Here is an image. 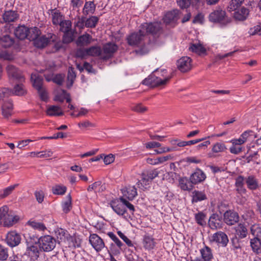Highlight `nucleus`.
<instances>
[{
    "label": "nucleus",
    "instance_id": "7",
    "mask_svg": "<svg viewBox=\"0 0 261 261\" xmlns=\"http://www.w3.org/2000/svg\"><path fill=\"white\" fill-rule=\"evenodd\" d=\"M159 174V172L157 169H154L146 172H143L141 174V180H138L136 185L139 188L142 189H146L143 184H145V186L149 185V182L154 179L156 177L158 176Z\"/></svg>",
    "mask_w": 261,
    "mask_h": 261
},
{
    "label": "nucleus",
    "instance_id": "43",
    "mask_svg": "<svg viewBox=\"0 0 261 261\" xmlns=\"http://www.w3.org/2000/svg\"><path fill=\"white\" fill-rule=\"evenodd\" d=\"M66 191V187L62 185H56L51 188L52 193L54 195H63Z\"/></svg>",
    "mask_w": 261,
    "mask_h": 261
},
{
    "label": "nucleus",
    "instance_id": "54",
    "mask_svg": "<svg viewBox=\"0 0 261 261\" xmlns=\"http://www.w3.org/2000/svg\"><path fill=\"white\" fill-rule=\"evenodd\" d=\"M67 232V231L63 228H60L57 229L55 231V233L58 241L65 240L66 237Z\"/></svg>",
    "mask_w": 261,
    "mask_h": 261
},
{
    "label": "nucleus",
    "instance_id": "17",
    "mask_svg": "<svg viewBox=\"0 0 261 261\" xmlns=\"http://www.w3.org/2000/svg\"><path fill=\"white\" fill-rule=\"evenodd\" d=\"M220 214L221 213L220 212ZM208 224L212 229H220L222 227V217L221 214L213 213L210 217Z\"/></svg>",
    "mask_w": 261,
    "mask_h": 261
},
{
    "label": "nucleus",
    "instance_id": "25",
    "mask_svg": "<svg viewBox=\"0 0 261 261\" xmlns=\"http://www.w3.org/2000/svg\"><path fill=\"white\" fill-rule=\"evenodd\" d=\"M235 236L240 239L245 238L248 234V229L244 223H240L234 227Z\"/></svg>",
    "mask_w": 261,
    "mask_h": 261
},
{
    "label": "nucleus",
    "instance_id": "23",
    "mask_svg": "<svg viewBox=\"0 0 261 261\" xmlns=\"http://www.w3.org/2000/svg\"><path fill=\"white\" fill-rule=\"evenodd\" d=\"M19 17L17 11L13 10L5 11L3 14V20L6 23L15 22L18 19Z\"/></svg>",
    "mask_w": 261,
    "mask_h": 261
},
{
    "label": "nucleus",
    "instance_id": "5",
    "mask_svg": "<svg viewBox=\"0 0 261 261\" xmlns=\"http://www.w3.org/2000/svg\"><path fill=\"white\" fill-rule=\"evenodd\" d=\"M31 80L34 88L37 90L40 98H46L47 92L43 85L42 77L38 73H34L31 74Z\"/></svg>",
    "mask_w": 261,
    "mask_h": 261
},
{
    "label": "nucleus",
    "instance_id": "52",
    "mask_svg": "<svg viewBox=\"0 0 261 261\" xmlns=\"http://www.w3.org/2000/svg\"><path fill=\"white\" fill-rule=\"evenodd\" d=\"M58 25H60V31L63 32H65L71 30V22L70 20H63Z\"/></svg>",
    "mask_w": 261,
    "mask_h": 261
},
{
    "label": "nucleus",
    "instance_id": "2",
    "mask_svg": "<svg viewBox=\"0 0 261 261\" xmlns=\"http://www.w3.org/2000/svg\"><path fill=\"white\" fill-rule=\"evenodd\" d=\"M209 20L226 25L231 22V18L226 15V11L220 7H217L208 16Z\"/></svg>",
    "mask_w": 261,
    "mask_h": 261
},
{
    "label": "nucleus",
    "instance_id": "19",
    "mask_svg": "<svg viewBox=\"0 0 261 261\" xmlns=\"http://www.w3.org/2000/svg\"><path fill=\"white\" fill-rule=\"evenodd\" d=\"M206 176L204 172L200 169L197 168L195 171L190 175L189 180L194 185H196L204 181Z\"/></svg>",
    "mask_w": 261,
    "mask_h": 261
},
{
    "label": "nucleus",
    "instance_id": "21",
    "mask_svg": "<svg viewBox=\"0 0 261 261\" xmlns=\"http://www.w3.org/2000/svg\"><path fill=\"white\" fill-rule=\"evenodd\" d=\"M123 196L128 200H133L137 195V190L135 186H127L121 189Z\"/></svg>",
    "mask_w": 261,
    "mask_h": 261
},
{
    "label": "nucleus",
    "instance_id": "27",
    "mask_svg": "<svg viewBox=\"0 0 261 261\" xmlns=\"http://www.w3.org/2000/svg\"><path fill=\"white\" fill-rule=\"evenodd\" d=\"M14 34L17 38L24 39L29 36V29L24 25H19L15 30Z\"/></svg>",
    "mask_w": 261,
    "mask_h": 261
},
{
    "label": "nucleus",
    "instance_id": "45",
    "mask_svg": "<svg viewBox=\"0 0 261 261\" xmlns=\"http://www.w3.org/2000/svg\"><path fill=\"white\" fill-rule=\"evenodd\" d=\"M66 198V200L63 202L62 204L63 211L66 214L69 213L72 208L71 196L70 194H68Z\"/></svg>",
    "mask_w": 261,
    "mask_h": 261
},
{
    "label": "nucleus",
    "instance_id": "64",
    "mask_svg": "<svg viewBox=\"0 0 261 261\" xmlns=\"http://www.w3.org/2000/svg\"><path fill=\"white\" fill-rule=\"evenodd\" d=\"M76 55L78 57L85 58L88 56V48H79L76 50Z\"/></svg>",
    "mask_w": 261,
    "mask_h": 261
},
{
    "label": "nucleus",
    "instance_id": "15",
    "mask_svg": "<svg viewBox=\"0 0 261 261\" xmlns=\"http://www.w3.org/2000/svg\"><path fill=\"white\" fill-rule=\"evenodd\" d=\"M161 30V24L158 22L144 23L141 25V32L148 34H156Z\"/></svg>",
    "mask_w": 261,
    "mask_h": 261
},
{
    "label": "nucleus",
    "instance_id": "49",
    "mask_svg": "<svg viewBox=\"0 0 261 261\" xmlns=\"http://www.w3.org/2000/svg\"><path fill=\"white\" fill-rule=\"evenodd\" d=\"M18 186L17 184L10 186L3 190L0 191V199L4 198L9 195Z\"/></svg>",
    "mask_w": 261,
    "mask_h": 261
},
{
    "label": "nucleus",
    "instance_id": "58",
    "mask_svg": "<svg viewBox=\"0 0 261 261\" xmlns=\"http://www.w3.org/2000/svg\"><path fill=\"white\" fill-rule=\"evenodd\" d=\"M13 96L12 90L8 88H3L0 90V97L5 98Z\"/></svg>",
    "mask_w": 261,
    "mask_h": 261
},
{
    "label": "nucleus",
    "instance_id": "6",
    "mask_svg": "<svg viewBox=\"0 0 261 261\" xmlns=\"http://www.w3.org/2000/svg\"><path fill=\"white\" fill-rule=\"evenodd\" d=\"M0 213L2 217L3 222L5 226H11L16 223L19 220L17 215H12L8 213V207L4 206L0 208Z\"/></svg>",
    "mask_w": 261,
    "mask_h": 261
},
{
    "label": "nucleus",
    "instance_id": "41",
    "mask_svg": "<svg viewBox=\"0 0 261 261\" xmlns=\"http://www.w3.org/2000/svg\"><path fill=\"white\" fill-rule=\"evenodd\" d=\"M189 50L199 55L204 54L206 51L205 48L200 43L192 44Z\"/></svg>",
    "mask_w": 261,
    "mask_h": 261
},
{
    "label": "nucleus",
    "instance_id": "48",
    "mask_svg": "<svg viewBox=\"0 0 261 261\" xmlns=\"http://www.w3.org/2000/svg\"><path fill=\"white\" fill-rule=\"evenodd\" d=\"M75 77L76 75L74 69L72 67L69 68L68 72L67 82V86L68 88L72 86Z\"/></svg>",
    "mask_w": 261,
    "mask_h": 261
},
{
    "label": "nucleus",
    "instance_id": "35",
    "mask_svg": "<svg viewBox=\"0 0 261 261\" xmlns=\"http://www.w3.org/2000/svg\"><path fill=\"white\" fill-rule=\"evenodd\" d=\"M201 257L205 261H211L213 258L212 250L209 247L205 246L200 250Z\"/></svg>",
    "mask_w": 261,
    "mask_h": 261
},
{
    "label": "nucleus",
    "instance_id": "59",
    "mask_svg": "<svg viewBox=\"0 0 261 261\" xmlns=\"http://www.w3.org/2000/svg\"><path fill=\"white\" fill-rule=\"evenodd\" d=\"M8 257V249L0 244V260H5Z\"/></svg>",
    "mask_w": 261,
    "mask_h": 261
},
{
    "label": "nucleus",
    "instance_id": "16",
    "mask_svg": "<svg viewBox=\"0 0 261 261\" xmlns=\"http://www.w3.org/2000/svg\"><path fill=\"white\" fill-rule=\"evenodd\" d=\"M89 242L93 248L97 251L99 252L105 247L103 240L97 234H91L89 236Z\"/></svg>",
    "mask_w": 261,
    "mask_h": 261
},
{
    "label": "nucleus",
    "instance_id": "40",
    "mask_svg": "<svg viewBox=\"0 0 261 261\" xmlns=\"http://www.w3.org/2000/svg\"><path fill=\"white\" fill-rule=\"evenodd\" d=\"M206 216L203 212H199L195 214V219L196 223L200 226H205L206 224Z\"/></svg>",
    "mask_w": 261,
    "mask_h": 261
},
{
    "label": "nucleus",
    "instance_id": "3",
    "mask_svg": "<svg viewBox=\"0 0 261 261\" xmlns=\"http://www.w3.org/2000/svg\"><path fill=\"white\" fill-rule=\"evenodd\" d=\"M159 71L150 74L142 82V84L150 87H155L165 85L171 78L170 76L161 78Z\"/></svg>",
    "mask_w": 261,
    "mask_h": 261
},
{
    "label": "nucleus",
    "instance_id": "13",
    "mask_svg": "<svg viewBox=\"0 0 261 261\" xmlns=\"http://www.w3.org/2000/svg\"><path fill=\"white\" fill-rule=\"evenodd\" d=\"M117 49L118 46L115 43L109 42L105 44L102 47L101 59L105 60L109 59L113 56Z\"/></svg>",
    "mask_w": 261,
    "mask_h": 261
},
{
    "label": "nucleus",
    "instance_id": "36",
    "mask_svg": "<svg viewBox=\"0 0 261 261\" xmlns=\"http://www.w3.org/2000/svg\"><path fill=\"white\" fill-rule=\"evenodd\" d=\"M250 246L254 252L256 254L261 253V241L257 237L250 240Z\"/></svg>",
    "mask_w": 261,
    "mask_h": 261
},
{
    "label": "nucleus",
    "instance_id": "10",
    "mask_svg": "<svg viewBox=\"0 0 261 261\" xmlns=\"http://www.w3.org/2000/svg\"><path fill=\"white\" fill-rule=\"evenodd\" d=\"M210 241L217 244L218 246L222 247H225L229 242L227 235L222 231L214 233L212 236Z\"/></svg>",
    "mask_w": 261,
    "mask_h": 261
},
{
    "label": "nucleus",
    "instance_id": "22",
    "mask_svg": "<svg viewBox=\"0 0 261 261\" xmlns=\"http://www.w3.org/2000/svg\"><path fill=\"white\" fill-rule=\"evenodd\" d=\"M13 105L12 100H8L4 102L2 106V112L3 116L8 118L13 114Z\"/></svg>",
    "mask_w": 261,
    "mask_h": 261
},
{
    "label": "nucleus",
    "instance_id": "8",
    "mask_svg": "<svg viewBox=\"0 0 261 261\" xmlns=\"http://www.w3.org/2000/svg\"><path fill=\"white\" fill-rule=\"evenodd\" d=\"M6 69L10 80L20 83L24 81L22 72L15 66L12 65H8Z\"/></svg>",
    "mask_w": 261,
    "mask_h": 261
},
{
    "label": "nucleus",
    "instance_id": "12",
    "mask_svg": "<svg viewBox=\"0 0 261 261\" xmlns=\"http://www.w3.org/2000/svg\"><path fill=\"white\" fill-rule=\"evenodd\" d=\"M180 12L177 9H173L166 12L163 18L164 22L166 24H176L179 19Z\"/></svg>",
    "mask_w": 261,
    "mask_h": 261
},
{
    "label": "nucleus",
    "instance_id": "47",
    "mask_svg": "<svg viewBox=\"0 0 261 261\" xmlns=\"http://www.w3.org/2000/svg\"><path fill=\"white\" fill-rule=\"evenodd\" d=\"M98 20V17L95 16H92L87 19L86 18L85 26L87 28H95Z\"/></svg>",
    "mask_w": 261,
    "mask_h": 261
},
{
    "label": "nucleus",
    "instance_id": "33",
    "mask_svg": "<svg viewBox=\"0 0 261 261\" xmlns=\"http://www.w3.org/2000/svg\"><path fill=\"white\" fill-rule=\"evenodd\" d=\"M247 188L251 190H255L258 188L257 179L254 175L248 176L245 180Z\"/></svg>",
    "mask_w": 261,
    "mask_h": 261
},
{
    "label": "nucleus",
    "instance_id": "20",
    "mask_svg": "<svg viewBox=\"0 0 261 261\" xmlns=\"http://www.w3.org/2000/svg\"><path fill=\"white\" fill-rule=\"evenodd\" d=\"M191 62L192 60L190 57H183L177 61V67L182 72H187L192 68Z\"/></svg>",
    "mask_w": 261,
    "mask_h": 261
},
{
    "label": "nucleus",
    "instance_id": "28",
    "mask_svg": "<svg viewBox=\"0 0 261 261\" xmlns=\"http://www.w3.org/2000/svg\"><path fill=\"white\" fill-rule=\"evenodd\" d=\"M94 41L92 36L87 33L79 36L76 40V44L79 46L89 45L92 41Z\"/></svg>",
    "mask_w": 261,
    "mask_h": 261
},
{
    "label": "nucleus",
    "instance_id": "9",
    "mask_svg": "<svg viewBox=\"0 0 261 261\" xmlns=\"http://www.w3.org/2000/svg\"><path fill=\"white\" fill-rule=\"evenodd\" d=\"M57 36L54 34H48L46 36H39L34 39V44L38 48H43L45 47L48 43L51 42L56 41Z\"/></svg>",
    "mask_w": 261,
    "mask_h": 261
},
{
    "label": "nucleus",
    "instance_id": "29",
    "mask_svg": "<svg viewBox=\"0 0 261 261\" xmlns=\"http://www.w3.org/2000/svg\"><path fill=\"white\" fill-rule=\"evenodd\" d=\"M40 248L34 245L28 246L27 249L26 253L31 257L32 259H37L40 255Z\"/></svg>",
    "mask_w": 261,
    "mask_h": 261
},
{
    "label": "nucleus",
    "instance_id": "1",
    "mask_svg": "<svg viewBox=\"0 0 261 261\" xmlns=\"http://www.w3.org/2000/svg\"><path fill=\"white\" fill-rule=\"evenodd\" d=\"M110 205L118 215L122 216L125 219L128 216L126 207L128 208L133 215L135 211L134 206L123 197L112 200Z\"/></svg>",
    "mask_w": 261,
    "mask_h": 261
},
{
    "label": "nucleus",
    "instance_id": "44",
    "mask_svg": "<svg viewBox=\"0 0 261 261\" xmlns=\"http://www.w3.org/2000/svg\"><path fill=\"white\" fill-rule=\"evenodd\" d=\"M88 56L99 57L101 58L102 55V50L100 47L98 46H93L88 48Z\"/></svg>",
    "mask_w": 261,
    "mask_h": 261
},
{
    "label": "nucleus",
    "instance_id": "31",
    "mask_svg": "<svg viewBox=\"0 0 261 261\" xmlns=\"http://www.w3.org/2000/svg\"><path fill=\"white\" fill-rule=\"evenodd\" d=\"M50 15L53 23L54 25H58L63 21V16L59 10L57 9L50 10Z\"/></svg>",
    "mask_w": 261,
    "mask_h": 261
},
{
    "label": "nucleus",
    "instance_id": "30",
    "mask_svg": "<svg viewBox=\"0 0 261 261\" xmlns=\"http://www.w3.org/2000/svg\"><path fill=\"white\" fill-rule=\"evenodd\" d=\"M46 115L49 116H60L63 115L61 108L57 106H49L46 111Z\"/></svg>",
    "mask_w": 261,
    "mask_h": 261
},
{
    "label": "nucleus",
    "instance_id": "11",
    "mask_svg": "<svg viewBox=\"0 0 261 261\" xmlns=\"http://www.w3.org/2000/svg\"><path fill=\"white\" fill-rule=\"evenodd\" d=\"M146 35L144 32H141V27L138 32L132 33L127 36L126 40L130 46H137L141 44Z\"/></svg>",
    "mask_w": 261,
    "mask_h": 261
},
{
    "label": "nucleus",
    "instance_id": "50",
    "mask_svg": "<svg viewBox=\"0 0 261 261\" xmlns=\"http://www.w3.org/2000/svg\"><path fill=\"white\" fill-rule=\"evenodd\" d=\"M2 45L5 48L9 47L14 43V40L9 35L4 36L1 40Z\"/></svg>",
    "mask_w": 261,
    "mask_h": 261
},
{
    "label": "nucleus",
    "instance_id": "63",
    "mask_svg": "<svg viewBox=\"0 0 261 261\" xmlns=\"http://www.w3.org/2000/svg\"><path fill=\"white\" fill-rule=\"evenodd\" d=\"M34 194L36 198V200L38 202V203H41L44 200V192L42 190L36 191H35Z\"/></svg>",
    "mask_w": 261,
    "mask_h": 261
},
{
    "label": "nucleus",
    "instance_id": "38",
    "mask_svg": "<svg viewBox=\"0 0 261 261\" xmlns=\"http://www.w3.org/2000/svg\"><path fill=\"white\" fill-rule=\"evenodd\" d=\"M192 194L193 202H197L207 199V196L204 192L195 190Z\"/></svg>",
    "mask_w": 261,
    "mask_h": 261
},
{
    "label": "nucleus",
    "instance_id": "32",
    "mask_svg": "<svg viewBox=\"0 0 261 261\" xmlns=\"http://www.w3.org/2000/svg\"><path fill=\"white\" fill-rule=\"evenodd\" d=\"M13 96H25L27 95V90L25 86L22 84H17L12 90Z\"/></svg>",
    "mask_w": 261,
    "mask_h": 261
},
{
    "label": "nucleus",
    "instance_id": "42",
    "mask_svg": "<svg viewBox=\"0 0 261 261\" xmlns=\"http://www.w3.org/2000/svg\"><path fill=\"white\" fill-rule=\"evenodd\" d=\"M244 0H231L227 6V10L229 12L236 11L244 3Z\"/></svg>",
    "mask_w": 261,
    "mask_h": 261
},
{
    "label": "nucleus",
    "instance_id": "24",
    "mask_svg": "<svg viewBox=\"0 0 261 261\" xmlns=\"http://www.w3.org/2000/svg\"><path fill=\"white\" fill-rule=\"evenodd\" d=\"M142 244L145 250H150L154 248L156 243L154 239L151 236L146 234L143 236Z\"/></svg>",
    "mask_w": 261,
    "mask_h": 261
},
{
    "label": "nucleus",
    "instance_id": "55",
    "mask_svg": "<svg viewBox=\"0 0 261 261\" xmlns=\"http://www.w3.org/2000/svg\"><path fill=\"white\" fill-rule=\"evenodd\" d=\"M29 39L30 40H34L39 36L40 32L38 28L35 27L30 30L29 29Z\"/></svg>",
    "mask_w": 261,
    "mask_h": 261
},
{
    "label": "nucleus",
    "instance_id": "34",
    "mask_svg": "<svg viewBox=\"0 0 261 261\" xmlns=\"http://www.w3.org/2000/svg\"><path fill=\"white\" fill-rule=\"evenodd\" d=\"M179 186L180 189L184 191H191L193 188V184H192L187 177L180 178L179 179Z\"/></svg>",
    "mask_w": 261,
    "mask_h": 261
},
{
    "label": "nucleus",
    "instance_id": "51",
    "mask_svg": "<svg viewBox=\"0 0 261 261\" xmlns=\"http://www.w3.org/2000/svg\"><path fill=\"white\" fill-rule=\"evenodd\" d=\"M107 234L120 249L122 250L123 248V247L125 246V245L113 232H109Z\"/></svg>",
    "mask_w": 261,
    "mask_h": 261
},
{
    "label": "nucleus",
    "instance_id": "18",
    "mask_svg": "<svg viewBox=\"0 0 261 261\" xmlns=\"http://www.w3.org/2000/svg\"><path fill=\"white\" fill-rule=\"evenodd\" d=\"M21 240L20 234L15 231H11L8 232L6 239L7 244L11 247L18 245Z\"/></svg>",
    "mask_w": 261,
    "mask_h": 261
},
{
    "label": "nucleus",
    "instance_id": "56",
    "mask_svg": "<svg viewBox=\"0 0 261 261\" xmlns=\"http://www.w3.org/2000/svg\"><path fill=\"white\" fill-rule=\"evenodd\" d=\"M250 232L254 237L259 238L261 236V228L257 225H252L250 227Z\"/></svg>",
    "mask_w": 261,
    "mask_h": 261
},
{
    "label": "nucleus",
    "instance_id": "60",
    "mask_svg": "<svg viewBox=\"0 0 261 261\" xmlns=\"http://www.w3.org/2000/svg\"><path fill=\"white\" fill-rule=\"evenodd\" d=\"M32 153L36 154L38 158H48L51 156L53 153L51 150H48L37 152H32Z\"/></svg>",
    "mask_w": 261,
    "mask_h": 261
},
{
    "label": "nucleus",
    "instance_id": "62",
    "mask_svg": "<svg viewBox=\"0 0 261 261\" xmlns=\"http://www.w3.org/2000/svg\"><path fill=\"white\" fill-rule=\"evenodd\" d=\"M117 234L128 247L133 246V244L132 243V242L126 236H125L121 231H118Z\"/></svg>",
    "mask_w": 261,
    "mask_h": 261
},
{
    "label": "nucleus",
    "instance_id": "53",
    "mask_svg": "<svg viewBox=\"0 0 261 261\" xmlns=\"http://www.w3.org/2000/svg\"><path fill=\"white\" fill-rule=\"evenodd\" d=\"M63 37V42L64 43H69L71 42L74 39L73 32L70 30L67 32H64Z\"/></svg>",
    "mask_w": 261,
    "mask_h": 261
},
{
    "label": "nucleus",
    "instance_id": "61",
    "mask_svg": "<svg viewBox=\"0 0 261 261\" xmlns=\"http://www.w3.org/2000/svg\"><path fill=\"white\" fill-rule=\"evenodd\" d=\"M178 6L181 9L188 8L191 4V0H177Z\"/></svg>",
    "mask_w": 261,
    "mask_h": 261
},
{
    "label": "nucleus",
    "instance_id": "14",
    "mask_svg": "<svg viewBox=\"0 0 261 261\" xmlns=\"http://www.w3.org/2000/svg\"><path fill=\"white\" fill-rule=\"evenodd\" d=\"M238 213L232 210L226 211L223 214L224 222L228 225H233L239 221Z\"/></svg>",
    "mask_w": 261,
    "mask_h": 261
},
{
    "label": "nucleus",
    "instance_id": "26",
    "mask_svg": "<svg viewBox=\"0 0 261 261\" xmlns=\"http://www.w3.org/2000/svg\"><path fill=\"white\" fill-rule=\"evenodd\" d=\"M249 13V10L244 7H242L235 11L233 17L236 20L244 21L247 19Z\"/></svg>",
    "mask_w": 261,
    "mask_h": 261
},
{
    "label": "nucleus",
    "instance_id": "37",
    "mask_svg": "<svg viewBox=\"0 0 261 261\" xmlns=\"http://www.w3.org/2000/svg\"><path fill=\"white\" fill-rule=\"evenodd\" d=\"M96 6L93 2H86L85 4L83 12L84 15H87L89 14H93L95 11Z\"/></svg>",
    "mask_w": 261,
    "mask_h": 261
},
{
    "label": "nucleus",
    "instance_id": "57",
    "mask_svg": "<svg viewBox=\"0 0 261 261\" xmlns=\"http://www.w3.org/2000/svg\"><path fill=\"white\" fill-rule=\"evenodd\" d=\"M226 149V146L224 143H216L212 148V151L215 153L223 152Z\"/></svg>",
    "mask_w": 261,
    "mask_h": 261
},
{
    "label": "nucleus",
    "instance_id": "39",
    "mask_svg": "<svg viewBox=\"0 0 261 261\" xmlns=\"http://www.w3.org/2000/svg\"><path fill=\"white\" fill-rule=\"evenodd\" d=\"M27 224L34 229L38 231H44L47 229L45 225L41 222L30 220L27 222Z\"/></svg>",
    "mask_w": 261,
    "mask_h": 261
},
{
    "label": "nucleus",
    "instance_id": "4",
    "mask_svg": "<svg viewBox=\"0 0 261 261\" xmlns=\"http://www.w3.org/2000/svg\"><path fill=\"white\" fill-rule=\"evenodd\" d=\"M56 244V240L50 235L41 236L38 239V246L40 250L44 252H50L53 250Z\"/></svg>",
    "mask_w": 261,
    "mask_h": 261
},
{
    "label": "nucleus",
    "instance_id": "46",
    "mask_svg": "<svg viewBox=\"0 0 261 261\" xmlns=\"http://www.w3.org/2000/svg\"><path fill=\"white\" fill-rule=\"evenodd\" d=\"M241 239L238 237L237 236H234L230 240V244L232 246V249L234 251H237L238 249H241L242 248L241 246Z\"/></svg>",
    "mask_w": 261,
    "mask_h": 261
}]
</instances>
